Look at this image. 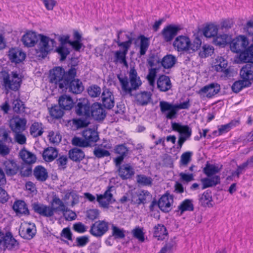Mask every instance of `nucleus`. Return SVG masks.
Here are the masks:
<instances>
[{"instance_id":"59","label":"nucleus","mask_w":253,"mask_h":253,"mask_svg":"<svg viewBox=\"0 0 253 253\" xmlns=\"http://www.w3.org/2000/svg\"><path fill=\"white\" fill-rule=\"evenodd\" d=\"M56 51L60 55L61 61L64 60L70 53L69 48L65 44L60 45L56 49Z\"/></svg>"},{"instance_id":"52","label":"nucleus","mask_w":253,"mask_h":253,"mask_svg":"<svg viewBox=\"0 0 253 253\" xmlns=\"http://www.w3.org/2000/svg\"><path fill=\"white\" fill-rule=\"evenodd\" d=\"M214 52V48L209 44L204 45L200 49L199 55L201 58H206L211 56Z\"/></svg>"},{"instance_id":"36","label":"nucleus","mask_w":253,"mask_h":253,"mask_svg":"<svg viewBox=\"0 0 253 253\" xmlns=\"http://www.w3.org/2000/svg\"><path fill=\"white\" fill-rule=\"evenodd\" d=\"M13 209L17 214H29V211L26 203L21 200L16 201L14 202L13 205Z\"/></svg>"},{"instance_id":"47","label":"nucleus","mask_w":253,"mask_h":253,"mask_svg":"<svg viewBox=\"0 0 253 253\" xmlns=\"http://www.w3.org/2000/svg\"><path fill=\"white\" fill-rule=\"evenodd\" d=\"M251 85V82L245 81L244 80L236 81L232 86V90L236 93L240 91L243 88L249 87Z\"/></svg>"},{"instance_id":"33","label":"nucleus","mask_w":253,"mask_h":253,"mask_svg":"<svg viewBox=\"0 0 253 253\" xmlns=\"http://www.w3.org/2000/svg\"><path fill=\"white\" fill-rule=\"evenodd\" d=\"M58 150L53 147H49L45 149L42 153V157L46 162L53 161L58 156Z\"/></svg>"},{"instance_id":"35","label":"nucleus","mask_w":253,"mask_h":253,"mask_svg":"<svg viewBox=\"0 0 253 253\" xmlns=\"http://www.w3.org/2000/svg\"><path fill=\"white\" fill-rule=\"evenodd\" d=\"M43 132V126L41 123L34 122L30 127V133L34 137L41 136Z\"/></svg>"},{"instance_id":"64","label":"nucleus","mask_w":253,"mask_h":253,"mask_svg":"<svg viewBox=\"0 0 253 253\" xmlns=\"http://www.w3.org/2000/svg\"><path fill=\"white\" fill-rule=\"evenodd\" d=\"M49 112L50 115L54 118H60L63 115V111L57 106L52 107Z\"/></svg>"},{"instance_id":"34","label":"nucleus","mask_w":253,"mask_h":253,"mask_svg":"<svg viewBox=\"0 0 253 253\" xmlns=\"http://www.w3.org/2000/svg\"><path fill=\"white\" fill-rule=\"evenodd\" d=\"M51 204L55 212H62L66 211L67 210L66 205L59 198L56 196L53 197Z\"/></svg>"},{"instance_id":"8","label":"nucleus","mask_w":253,"mask_h":253,"mask_svg":"<svg viewBox=\"0 0 253 253\" xmlns=\"http://www.w3.org/2000/svg\"><path fill=\"white\" fill-rule=\"evenodd\" d=\"M18 243L14 238L12 234L10 232H6L5 234L3 232L0 233V247L5 250H13L17 248Z\"/></svg>"},{"instance_id":"29","label":"nucleus","mask_w":253,"mask_h":253,"mask_svg":"<svg viewBox=\"0 0 253 253\" xmlns=\"http://www.w3.org/2000/svg\"><path fill=\"white\" fill-rule=\"evenodd\" d=\"M84 138L90 145V143L96 142L99 139V135L97 131L94 128H87L83 132Z\"/></svg>"},{"instance_id":"18","label":"nucleus","mask_w":253,"mask_h":253,"mask_svg":"<svg viewBox=\"0 0 253 253\" xmlns=\"http://www.w3.org/2000/svg\"><path fill=\"white\" fill-rule=\"evenodd\" d=\"M33 208L36 212L45 217H51L53 215L55 212L52 207H50L39 203L33 204Z\"/></svg>"},{"instance_id":"53","label":"nucleus","mask_w":253,"mask_h":253,"mask_svg":"<svg viewBox=\"0 0 253 253\" xmlns=\"http://www.w3.org/2000/svg\"><path fill=\"white\" fill-rule=\"evenodd\" d=\"M193 153L190 151H187L183 153L180 156L179 161V166L180 168L185 167L192 160Z\"/></svg>"},{"instance_id":"21","label":"nucleus","mask_w":253,"mask_h":253,"mask_svg":"<svg viewBox=\"0 0 253 253\" xmlns=\"http://www.w3.org/2000/svg\"><path fill=\"white\" fill-rule=\"evenodd\" d=\"M102 103L104 106L108 109L112 108L115 105L114 95L108 89L105 88L101 94Z\"/></svg>"},{"instance_id":"27","label":"nucleus","mask_w":253,"mask_h":253,"mask_svg":"<svg viewBox=\"0 0 253 253\" xmlns=\"http://www.w3.org/2000/svg\"><path fill=\"white\" fill-rule=\"evenodd\" d=\"M178 31L177 27L171 25L164 28L162 31V35L165 41L166 42L171 41L176 35Z\"/></svg>"},{"instance_id":"28","label":"nucleus","mask_w":253,"mask_h":253,"mask_svg":"<svg viewBox=\"0 0 253 253\" xmlns=\"http://www.w3.org/2000/svg\"><path fill=\"white\" fill-rule=\"evenodd\" d=\"M157 87L161 91H167L171 87L170 79L166 75H162L157 80Z\"/></svg>"},{"instance_id":"15","label":"nucleus","mask_w":253,"mask_h":253,"mask_svg":"<svg viewBox=\"0 0 253 253\" xmlns=\"http://www.w3.org/2000/svg\"><path fill=\"white\" fill-rule=\"evenodd\" d=\"M19 232L23 238L30 240L35 235L36 228L34 224L25 223L21 226Z\"/></svg>"},{"instance_id":"17","label":"nucleus","mask_w":253,"mask_h":253,"mask_svg":"<svg viewBox=\"0 0 253 253\" xmlns=\"http://www.w3.org/2000/svg\"><path fill=\"white\" fill-rule=\"evenodd\" d=\"M173 202L172 195L168 194L163 195L159 199L158 205L159 208L164 212H169L171 209Z\"/></svg>"},{"instance_id":"5","label":"nucleus","mask_w":253,"mask_h":253,"mask_svg":"<svg viewBox=\"0 0 253 253\" xmlns=\"http://www.w3.org/2000/svg\"><path fill=\"white\" fill-rule=\"evenodd\" d=\"M50 80L52 83L63 90L67 88L69 81L65 78V71L62 68L58 67L50 71Z\"/></svg>"},{"instance_id":"54","label":"nucleus","mask_w":253,"mask_h":253,"mask_svg":"<svg viewBox=\"0 0 253 253\" xmlns=\"http://www.w3.org/2000/svg\"><path fill=\"white\" fill-rule=\"evenodd\" d=\"M176 242L174 239H170L162 248L159 253H172L176 248Z\"/></svg>"},{"instance_id":"2","label":"nucleus","mask_w":253,"mask_h":253,"mask_svg":"<svg viewBox=\"0 0 253 253\" xmlns=\"http://www.w3.org/2000/svg\"><path fill=\"white\" fill-rule=\"evenodd\" d=\"M128 78L126 77H121L118 76L122 90L126 93L130 95L132 92L139 89L142 84L140 77L134 67H131L128 73Z\"/></svg>"},{"instance_id":"4","label":"nucleus","mask_w":253,"mask_h":253,"mask_svg":"<svg viewBox=\"0 0 253 253\" xmlns=\"http://www.w3.org/2000/svg\"><path fill=\"white\" fill-rule=\"evenodd\" d=\"M2 78L3 85L6 89L18 90L22 80L21 76L16 72H12L10 74L5 71L2 72Z\"/></svg>"},{"instance_id":"9","label":"nucleus","mask_w":253,"mask_h":253,"mask_svg":"<svg viewBox=\"0 0 253 253\" xmlns=\"http://www.w3.org/2000/svg\"><path fill=\"white\" fill-rule=\"evenodd\" d=\"M9 133L4 129L0 128V155L2 156L8 155L10 152V149L6 144L12 142Z\"/></svg>"},{"instance_id":"20","label":"nucleus","mask_w":253,"mask_h":253,"mask_svg":"<svg viewBox=\"0 0 253 253\" xmlns=\"http://www.w3.org/2000/svg\"><path fill=\"white\" fill-rule=\"evenodd\" d=\"M96 120L103 119L106 116L105 111L101 105L98 103H93L90 107V114Z\"/></svg>"},{"instance_id":"43","label":"nucleus","mask_w":253,"mask_h":253,"mask_svg":"<svg viewBox=\"0 0 253 253\" xmlns=\"http://www.w3.org/2000/svg\"><path fill=\"white\" fill-rule=\"evenodd\" d=\"M176 62V57L171 54H169L163 57L161 61V64L165 68L169 69L172 67Z\"/></svg>"},{"instance_id":"16","label":"nucleus","mask_w":253,"mask_h":253,"mask_svg":"<svg viewBox=\"0 0 253 253\" xmlns=\"http://www.w3.org/2000/svg\"><path fill=\"white\" fill-rule=\"evenodd\" d=\"M19 169V166L14 160H8L3 163L2 170L8 176L15 175L18 172Z\"/></svg>"},{"instance_id":"62","label":"nucleus","mask_w":253,"mask_h":253,"mask_svg":"<svg viewBox=\"0 0 253 253\" xmlns=\"http://www.w3.org/2000/svg\"><path fill=\"white\" fill-rule=\"evenodd\" d=\"M13 110L16 113L22 112L24 109L23 102L19 99L13 100L12 102Z\"/></svg>"},{"instance_id":"61","label":"nucleus","mask_w":253,"mask_h":253,"mask_svg":"<svg viewBox=\"0 0 253 253\" xmlns=\"http://www.w3.org/2000/svg\"><path fill=\"white\" fill-rule=\"evenodd\" d=\"M132 234L133 237L138 239L140 242H143L144 241V234L142 229L139 227H136L132 231Z\"/></svg>"},{"instance_id":"31","label":"nucleus","mask_w":253,"mask_h":253,"mask_svg":"<svg viewBox=\"0 0 253 253\" xmlns=\"http://www.w3.org/2000/svg\"><path fill=\"white\" fill-rule=\"evenodd\" d=\"M59 107L64 110H70L73 106L72 98L67 95L61 96L58 99Z\"/></svg>"},{"instance_id":"37","label":"nucleus","mask_w":253,"mask_h":253,"mask_svg":"<svg viewBox=\"0 0 253 253\" xmlns=\"http://www.w3.org/2000/svg\"><path fill=\"white\" fill-rule=\"evenodd\" d=\"M69 158L75 162H80L84 157V152L78 148L71 149L68 153Z\"/></svg>"},{"instance_id":"48","label":"nucleus","mask_w":253,"mask_h":253,"mask_svg":"<svg viewBox=\"0 0 253 253\" xmlns=\"http://www.w3.org/2000/svg\"><path fill=\"white\" fill-rule=\"evenodd\" d=\"M231 37L226 34L216 36L213 39V42L215 45L224 46L228 43H230Z\"/></svg>"},{"instance_id":"22","label":"nucleus","mask_w":253,"mask_h":253,"mask_svg":"<svg viewBox=\"0 0 253 253\" xmlns=\"http://www.w3.org/2000/svg\"><path fill=\"white\" fill-rule=\"evenodd\" d=\"M171 127L173 130L178 132L180 136L190 138L192 134L191 128L187 125H182L177 123H171Z\"/></svg>"},{"instance_id":"40","label":"nucleus","mask_w":253,"mask_h":253,"mask_svg":"<svg viewBox=\"0 0 253 253\" xmlns=\"http://www.w3.org/2000/svg\"><path fill=\"white\" fill-rule=\"evenodd\" d=\"M136 180L138 185L143 186H151L153 181L151 177L144 174H137Z\"/></svg>"},{"instance_id":"63","label":"nucleus","mask_w":253,"mask_h":253,"mask_svg":"<svg viewBox=\"0 0 253 253\" xmlns=\"http://www.w3.org/2000/svg\"><path fill=\"white\" fill-rule=\"evenodd\" d=\"M72 144L74 146L86 147L89 146V144L86 140L83 138L75 137L72 139Z\"/></svg>"},{"instance_id":"46","label":"nucleus","mask_w":253,"mask_h":253,"mask_svg":"<svg viewBox=\"0 0 253 253\" xmlns=\"http://www.w3.org/2000/svg\"><path fill=\"white\" fill-rule=\"evenodd\" d=\"M193 201L192 199H185L178 206V209L182 213L185 211H193L194 210Z\"/></svg>"},{"instance_id":"7","label":"nucleus","mask_w":253,"mask_h":253,"mask_svg":"<svg viewBox=\"0 0 253 253\" xmlns=\"http://www.w3.org/2000/svg\"><path fill=\"white\" fill-rule=\"evenodd\" d=\"M160 110L164 116L169 120L176 118L178 111L175 104H172L165 101L160 102Z\"/></svg>"},{"instance_id":"45","label":"nucleus","mask_w":253,"mask_h":253,"mask_svg":"<svg viewBox=\"0 0 253 253\" xmlns=\"http://www.w3.org/2000/svg\"><path fill=\"white\" fill-rule=\"evenodd\" d=\"M138 39L140 40L139 53L140 55H144L145 54L149 46V39L143 35L140 36L138 37Z\"/></svg>"},{"instance_id":"58","label":"nucleus","mask_w":253,"mask_h":253,"mask_svg":"<svg viewBox=\"0 0 253 253\" xmlns=\"http://www.w3.org/2000/svg\"><path fill=\"white\" fill-rule=\"evenodd\" d=\"M238 124L239 122L238 121H232L227 124L219 126L218 127L219 134H222L229 131L233 126H236Z\"/></svg>"},{"instance_id":"19","label":"nucleus","mask_w":253,"mask_h":253,"mask_svg":"<svg viewBox=\"0 0 253 253\" xmlns=\"http://www.w3.org/2000/svg\"><path fill=\"white\" fill-rule=\"evenodd\" d=\"M220 85L215 83L208 84L200 90V93L206 95L208 98H211L217 94L220 90Z\"/></svg>"},{"instance_id":"55","label":"nucleus","mask_w":253,"mask_h":253,"mask_svg":"<svg viewBox=\"0 0 253 253\" xmlns=\"http://www.w3.org/2000/svg\"><path fill=\"white\" fill-rule=\"evenodd\" d=\"M87 93L92 98L99 97L101 93V88L96 84L89 86L87 88Z\"/></svg>"},{"instance_id":"32","label":"nucleus","mask_w":253,"mask_h":253,"mask_svg":"<svg viewBox=\"0 0 253 253\" xmlns=\"http://www.w3.org/2000/svg\"><path fill=\"white\" fill-rule=\"evenodd\" d=\"M222 168V165L219 166L218 165L210 164L207 163L205 167L204 168L203 171L208 177H211L219 172Z\"/></svg>"},{"instance_id":"30","label":"nucleus","mask_w":253,"mask_h":253,"mask_svg":"<svg viewBox=\"0 0 253 253\" xmlns=\"http://www.w3.org/2000/svg\"><path fill=\"white\" fill-rule=\"evenodd\" d=\"M201 181L202 184V189L215 186L220 182V177L219 175H214L212 177H208L202 178Z\"/></svg>"},{"instance_id":"13","label":"nucleus","mask_w":253,"mask_h":253,"mask_svg":"<svg viewBox=\"0 0 253 253\" xmlns=\"http://www.w3.org/2000/svg\"><path fill=\"white\" fill-rule=\"evenodd\" d=\"M27 120L23 118L15 117L9 122L10 127L15 133L21 132L25 129Z\"/></svg>"},{"instance_id":"56","label":"nucleus","mask_w":253,"mask_h":253,"mask_svg":"<svg viewBox=\"0 0 253 253\" xmlns=\"http://www.w3.org/2000/svg\"><path fill=\"white\" fill-rule=\"evenodd\" d=\"M157 69L151 68L149 69L148 74L146 77L149 84L152 87H154L155 84V78L157 75Z\"/></svg>"},{"instance_id":"1","label":"nucleus","mask_w":253,"mask_h":253,"mask_svg":"<svg viewBox=\"0 0 253 253\" xmlns=\"http://www.w3.org/2000/svg\"><path fill=\"white\" fill-rule=\"evenodd\" d=\"M39 40L36 52L39 57L44 58L54 46V40L42 35L38 36L35 32L29 31L22 36L21 41L25 46L31 47L34 46Z\"/></svg>"},{"instance_id":"23","label":"nucleus","mask_w":253,"mask_h":253,"mask_svg":"<svg viewBox=\"0 0 253 253\" xmlns=\"http://www.w3.org/2000/svg\"><path fill=\"white\" fill-rule=\"evenodd\" d=\"M69 89V91L74 94H80L84 89L82 82L79 79H74L69 82L67 88L64 89Z\"/></svg>"},{"instance_id":"49","label":"nucleus","mask_w":253,"mask_h":253,"mask_svg":"<svg viewBox=\"0 0 253 253\" xmlns=\"http://www.w3.org/2000/svg\"><path fill=\"white\" fill-rule=\"evenodd\" d=\"M151 94L146 91L138 93L136 96V100L139 105H144L147 104L150 100Z\"/></svg>"},{"instance_id":"10","label":"nucleus","mask_w":253,"mask_h":253,"mask_svg":"<svg viewBox=\"0 0 253 253\" xmlns=\"http://www.w3.org/2000/svg\"><path fill=\"white\" fill-rule=\"evenodd\" d=\"M75 112L78 116L89 117L90 106L89 101L85 98H82L77 100L75 106Z\"/></svg>"},{"instance_id":"26","label":"nucleus","mask_w":253,"mask_h":253,"mask_svg":"<svg viewBox=\"0 0 253 253\" xmlns=\"http://www.w3.org/2000/svg\"><path fill=\"white\" fill-rule=\"evenodd\" d=\"M240 75L245 81L251 82L253 80V65L247 64L244 66L240 70Z\"/></svg>"},{"instance_id":"38","label":"nucleus","mask_w":253,"mask_h":253,"mask_svg":"<svg viewBox=\"0 0 253 253\" xmlns=\"http://www.w3.org/2000/svg\"><path fill=\"white\" fill-rule=\"evenodd\" d=\"M34 175L38 180L41 181H45L48 177V173L46 169L40 166L35 168Z\"/></svg>"},{"instance_id":"60","label":"nucleus","mask_w":253,"mask_h":253,"mask_svg":"<svg viewBox=\"0 0 253 253\" xmlns=\"http://www.w3.org/2000/svg\"><path fill=\"white\" fill-rule=\"evenodd\" d=\"M72 123L73 126L76 129H79L80 128L84 127L86 126L89 123L85 120H82L81 119H75L72 120Z\"/></svg>"},{"instance_id":"44","label":"nucleus","mask_w":253,"mask_h":253,"mask_svg":"<svg viewBox=\"0 0 253 253\" xmlns=\"http://www.w3.org/2000/svg\"><path fill=\"white\" fill-rule=\"evenodd\" d=\"M212 201V196L211 193L206 191L199 196V202L203 207H210L212 206L211 202Z\"/></svg>"},{"instance_id":"50","label":"nucleus","mask_w":253,"mask_h":253,"mask_svg":"<svg viewBox=\"0 0 253 253\" xmlns=\"http://www.w3.org/2000/svg\"><path fill=\"white\" fill-rule=\"evenodd\" d=\"M137 196L138 198V205L144 204L147 201L150 200L152 198L150 193L145 190L137 191Z\"/></svg>"},{"instance_id":"57","label":"nucleus","mask_w":253,"mask_h":253,"mask_svg":"<svg viewBox=\"0 0 253 253\" xmlns=\"http://www.w3.org/2000/svg\"><path fill=\"white\" fill-rule=\"evenodd\" d=\"M112 235L116 239H123L125 237V230L114 225L112 226Z\"/></svg>"},{"instance_id":"24","label":"nucleus","mask_w":253,"mask_h":253,"mask_svg":"<svg viewBox=\"0 0 253 253\" xmlns=\"http://www.w3.org/2000/svg\"><path fill=\"white\" fill-rule=\"evenodd\" d=\"M8 56L11 62L18 63L25 59L26 54L21 49L14 48L9 50Z\"/></svg>"},{"instance_id":"6","label":"nucleus","mask_w":253,"mask_h":253,"mask_svg":"<svg viewBox=\"0 0 253 253\" xmlns=\"http://www.w3.org/2000/svg\"><path fill=\"white\" fill-rule=\"evenodd\" d=\"M230 48L234 53H240V54L246 50L249 44L248 39L244 36H239L230 42Z\"/></svg>"},{"instance_id":"25","label":"nucleus","mask_w":253,"mask_h":253,"mask_svg":"<svg viewBox=\"0 0 253 253\" xmlns=\"http://www.w3.org/2000/svg\"><path fill=\"white\" fill-rule=\"evenodd\" d=\"M118 171L119 176L123 180L130 178L134 174V169L128 164L121 166Z\"/></svg>"},{"instance_id":"14","label":"nucleus","mask_w":253,"mask_h":253,"mask_svg":"<svg viewBox=\"0 0 253 253\" xmlns=\"http://www.w3.org/2000/svg\"><path fill=\"white\" fill-rule=\"evenodd\" d=\"M213 68L216 72H222L225 76H228L230 71L227 68L228 63L226 59L223 57L218 56L213 63Z\"/></svg>"},{"instance_id":"42","label":"nucleus","mask_w":253,"mask_h":253,"mask_svg":"<svg viewBox=\"0 0 253 253\" xmlns=\"http://www.w3.org/2000/svg\"><path fill=\"white\" fill-rule=\"evenodd\" d=\"M19 155L23 161L27 164L33 163L36 160V157L33 154L25 149L20 152Z\"/></svg>"},{"instance_id":"39","label":"nucleus","mask_w":253,"mask_h":253,"mask_svg":"<svg viewBox=\"0 0 253 253\" xmlns=\"http://www.w3.org/2000/svg\"><path fill=\"white\" fill-rule=\"evenodd\" d=\"M168 235L166 228L164 225L158 224L154 228V236L159 240H163Z\"/></svg>"},{"instance_id":"51","label":"nucleus","mask_w":253,"mask_h":253,"mask_svg":"<svg viewBox=\"0 0 253 253\" xmlns=\"http://www.w3.org/2000/svg\"><path fill=\"white\" fill-rule=\"evenodd\" d=\"M126 52L122 50H117L114 53V62L123 64L125 66H127V63L126 60Z\"/></svg>"},{"instance_id":"41","label":"nucleus","mask_w":253,"mask_h":253,"mask_svg":"<svg viewBox=\"0 0 253 253\" xmlns=\"http://www.w3.org/2000/svg\"><path fill=\"white\" fill-rule=\"evenodd\" d=\"M217 26L214 24H210L204 28L203 34L207 38L215 37L217 35Z\"/></svg>"},{"instance_id":"11","label":"nucleus","mask_w":253,"mask_h":253,"mask_svg":"<svg viewBox=\"0 0 253 253\" xmlns=\"http://www.w3.org/2000/svg\"><path fill=\"white\" fill-rule=\"evenodd\" d=\"M108 222L105 220L96 221L91 226L90 233L95 237H101L108 231Z\"/></svg>"},{"instance_id":"12","label":"nucleus","mask_w":253,"mask_h":253,"mask_svg":"<svg viewBox=\"0 0 253 253\" xmlns=\"http://www.w3.org/2000/svg\"><path fill=\"white\" fill-rule=\"evenodd\" d=\"M96 201L100 207L108 208L109 205L115 201L111 192V187H109L103 194H96Z\"/></svg>"},{"instance_id":"3","label":"nucleus","mask_w":253,"mask_h":253,"mask_svg":"<svg viewBox=\"0 0 253 253\" xmlns=\"http://www.w3.org/2000/svg\"><path fill=\"white\" fill-rule=\"evenodd\" d=\"M201 41L196 38L193 43L186 36H179L174 40L173 45L178 51H187L189 53L197 50L201 45Z\"/></svg>"}]
</instances>
